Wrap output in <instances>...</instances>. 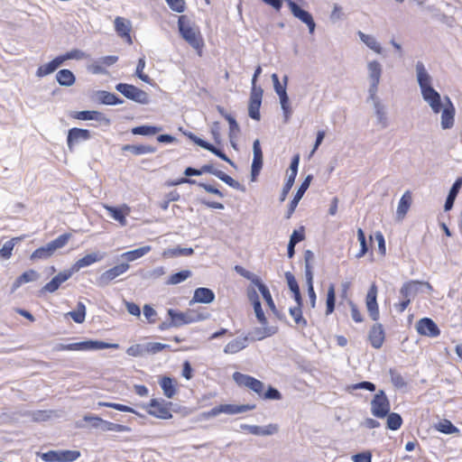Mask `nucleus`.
Returning <instances> with one entry per match:
<instances>
[{"mask_svg": "<svg viewBox=\"0 0 462 462\" xmlns=\"http://www.w3.org/2000/svg\"><path fill=\"white\" fill-rule=\"evenodd\" d=\"M261 398L265 400H281L282 394L277 389L269 386L265 392H263V395Z\"/></svg>", "mask_w": 462, "mask_h": 462, "instance_id": "nucleus-63", "label": "nucleus"}, {"mask_svg": "<svg viewBox=\"0 0 462 462\" xmlns=\"http://www.w3.org/2000/svg\"><path fill=\"white\" fill-rule=\"evenodd\" d=\"M423 100L430 106L434 114H439L444 105L440 94L432 88L420 91Z\"/></svg>", "mask_w": 462, "mask_h": 462, "instance_id": "nucleus-14", "label": "nucleus"}, {"mask_svg": "<svg viewBox=\"0 0 462 462\" xmlns=\"http://www.w3.org/2000/svg\"><path fill=\"white\" fill-rule=\"evenodd\" d=\"M390 379L392 383L396 388H403L406 386V381L402 377V375L395 369H390L389 371Z\"/></svg>", "mask_w": 462, "mask_h": 462, "instance_id": "nucleus-53", "label": "nucleus"}, {"mask_svg": "<svg viewBox=\"0 0 462 462\" xmlns=\"http://www.w3.org/2000/svg\"><path fill=\"white\" fill-rule=\"evenodd\" d=\"M226 121L229 124V138L230 139L237 138V136L240 133V127H239V125L237 124L236 120L235 119V117H233L231 116H226Z\"/></svg>", "mask_w": 462, "mask_h": 462, "instance_id": "nucleus-59", "label": "nucleus"}, {"mask_svg": "<svg viewBox=\"0 0 462 462\" xmlns=\"http://www.w3.org/2000/svg\"><path fill=\"white\" fill-rule=\"evenodd\" d=\"M411 193L410 190H407L403 193L402 196L397 210H396V217L398 220H402L404 217L406 216L411 205Z\"/></svg>", "mask_w": 462, "mask_h": 462, "instance_id": "nucleus-31", "label": "nucleus"}, {"mask_svg": "<svg viewBox=\"0 0 462 462\" xmlns=\"http://www.w3.org/2000/svg\"><path fill=\"white\" fill-rule=\"evenodd\" d=\"M145 67V57L143 56L138 60V63L136 66L135 75L143 82L150 83L151 79L148 75L144 74L143 72V69Z\"/></svg>", "mask_w": 462, "mask_h": 462, "instance_id": "nucleus-57", "label": "nucleus"}, {"mask_svg": "<svg viewBox=\"0 0 462 462\" xmlns=\"http://www.w3.org/2000/svg\"><path fill=\"white\" fill-rule=\"evenodd\" d=\"M253 152L254 159L252 162V166L262 167L263 166V152L260 145V141L258 139L254 140L253 143Z\"/></svg>", "mask_w": 462, "mask_h": 462, "instance_id": "nucleus-49", "label": "nucleus"}, {"mask_svg": "<svg viewBox=\"0 0 462 462\" xmlns=\"http://www.w3.org/2000/svg\"><path fill=\"white\" fill-rule=\"evenodd\" d=\"M377 287L374 283L371 285L366 294V308L373 320L379 319V309L376 301Z\"/></svg>", "mask_w": 462, "mask_h": 462, "instance_id": "nucleus-19", "label": "nucleus"}, {"mask_svg": "<svg viewBox=\"0 0 462 462\" xmlns=\"http://www.w3.org/2000/svg\"><path fill=\"white\" fill-rule=\"evenodd\" d=\"M417 82L420 91L432 88V77L426 69L422 61H417L415 65Z\"/></svg>", "mask_w": 462, "mask_h": 462, "instance_id": "nucleus-21", "label": "nucleus"}, {"mask_svg": "<svg viewBox=\"0 0 462 462\" xmlns=\"http://www.w3.org/2000/svg\"><path fill=\"white\" fill-rule=\"evenodd\" d=\"M172 403L163 399H152L146 406L147 412L161 420H170L172 418L171 406Z\"/></svg>", "mask_w": 462, "mask_h": 462, "instance_id": "nucleus-6", "label": "nucleus"}, {"mask_svg": "<svg viewBox=\"0 0 462 462\" xmlns=\"http://www.w3.org/2000/svg\"><path fill=\"white\" fill-rule=\"evenodd\" d=\"M66 316H69L76 323H83L86 318L85 304L81 301H79L77 304V309L75 310L68 312Z\"/></svg>", "mask_w": 462, "mask_h": 462, "instance_id": "nucleus-44", "label": "nucleus"}, {"mask_svg": "<svg viewBox=\"0 0 462 462\" xmlns=\"http://www.w3.org/2000/svg\"><path fill=\"white\" fill-rule=\"evenodd\" d=\"M416 330L420 335L436 337L440 334L437 324L430 318H422L416 323Z\"/></svg>", "mask_w": 462, "mask_h": 462, "instance_id": "nucleus-15", "label": "nucleus"}, {"mask_svg": "<svg viewBox=\"0 0 462 462\" xmlns=\"http://www.w3.org/2000/svg\"><path fill=\"white\" fill-rule=\"evenodd\" d=\"M79 457L80 452L78 450H50L41 456L45 462H73Z\"/></svg>", "mask_w": 462, "mask_h": 462, "instance_id": "nucleus-8", "label": "nucleus"}, {"mask_svg": "<svg viewBox=\"0 0 462 462\" xmlns=\"http://www.w3.org/2000/svg\"><path fill=\"white\" fill-rule=\"evenodd\" d=\"M249 344V337H237L229 341L224 347V353L227 355L236 354L246 348Z\"/></svg>", "mask_w": 462, "mask_h": 462, "instance_id": "nucleus-26", "label": "nucleus"}, {"mask_svg": "<svg viewBox=\"0 0 462 462\" xmlns=\"http://www.w3.org/2000/svg\"><path fill=\"white\" fill-rule=\"evenodd\" d=\"M335 301H336V292H335V285L329 284L328 289V294H327V300H326V314L329 315L331 314L335 310Z\"/></svg>", "mask_w": 462, "mask_h": 462, "instance_id": "nucleus-50", "label": "nucleus"}, {"mask_svg": "<svg viewBox=\"0 0 462 462\" xmlns=\"http://www.w3.org/2000/svg\"><path fill=\"white\" fill-rule=\"evenodd\" d=\"M39 278V274L34 270H29L21 274L14 282L12 291H14L18 289L22 284L27 283L30 282H34Z\"/></svg>", "mask_w": 462, "mask_h": 462, "instance_id": "nucleus-37", "label": "nucleus"}, {"mask_svg": "<svg viewBox=\"0 0 462 462\" xmlns=\"http://www.w3.org/2000/svg\"><path fill=\"white\" fill-rule=\"evenodd\" d=\"M106 210L108 212L109 216L118 221L121 226L126 225L125 216L130 213V208L126 205H124L121 208L112 207V206H105Z\"/></svg>", "mask_w": 462, "mask_h": 462, "instance_id": "nucleus-27", "label": "nucleus"}, {"mask_svg": "<svg viewBox=\"0 0 462 462\" xmlns=\"http://www.w3.org/2000/svg\"><path fill=\"white\" fill-rule=\"evenodd\" d=\"M287 3L291 14L294 17L298 18L303 23L308 26L309 32L313 34L316 28L315 21L310 13L306 10L300 8L295 2L292 0H285Z\"/></svg>", "mask_w": 462, "mask_h": 462, "instance_id": "nucleus-11", "label": "nucleus"}, {"mask_svg": "<svg viewBox=\"0 0 462 462\" xmlns=\"http://www.w3.org/2000/svg\"><path fill=\"white\" fill-rule=\"evenodd\" d=\"M425 285L429 290L432 289V286L429 282H423L420 281H409L402 284L400 289V295L402 299L412 300L416 297L420 291V286Z\"/></svg>", "mask_w": 462, "mask_h": 462, "instance_id": "nucleus-17", "label": "nucleus"}, {"mask_svg": "<svg viewBox=\"0 0 462 462\" xmlns=\"http://www.w3.org/2000/svg\"><path fill=\"white\" fill-rule=\"evenodd\" d=\"M219 407L221 413L234 415L252 411L255 409V404H220Z\"/></svg>", "mask_w": 462, "mask_h": 462, "instance_id": "nucleus-32", "label": "nucleus"}, {"mask_svg": "<svg viewBox=\"0 0 462 462\" xmlns=\"http://www.w3.org/2000/svg\"><path fill=\"white\" fill-rule=\"evenodd\" d=\"M368 101H371L373 103L377 123L381 125L382 128H386L388 126V118L385 111V106L383 104H382L377 94H374V97L368 95L367 102Z\"/></svg>", "mask_w": 462, "mask_h": 462, "instance_id": "nucleus-18", "label": "nucleus"}, {"mask_svg": "<svg viewBox=\"0 0 462 462\" xmlns=\"http://www.w3.org/2000/svg\"><path fill=\"white\" fill-rule=\"evenodd\" d=\"M444 105L441 108V128L443 130L450 129L454 126L456 109L448 97H444Z\"/></svg>", "mask_w": 462, "mask_h": 462, "instance_id": "nucleus-13", "label": "nucleus"}, {"mask_svg": "<svg viewBox=\"0 0 462 462\" xmlns=\"http://www.w3.org/2000/svg\"><path fill=\"white\" fill-rule=\"evenodd\" d=\"M146 355H154L163 349L169 348L170 346L159 342H148L144 344Z\"/></svg>", "mask_w": 462, "mask_h": 462, "instance_id": "nucleus-52", "label": "nucleus"}, {"mask_svg": "<svg viewBox=\"0 0 462 462\" xmlns=\"http://www.w3.org/2000/svg\"><path fill=\"white\" fill-rule=\"evenodd\" d=\"M57 69L55 68L54 66V63H52V61H50L46 64H43L42 66H40L37 70H36V76L38 78H42V77H45L47 75H50L51 74L52 72H54Z\"/></svg>", "mask_w": 462, "mask_h": 462, "instance_id": "nucleus-58", "label": "nucleus"}, {"mask_svg": "<svg viewBox=\"0 0 462 462\" xmlns=\"http://www.w3.org/2000/svg\"><path fill=\"white\" fill-rule=\"evenodd\" d=\"M357 238L360 243L361 249H360V252L356 254V257L360 258V257L364 256L366 254V252L368 251L364 231L362 230V228L357 229Z\"/></svg>", "mask_w": 462, "mask_h": 462, "instance_id": "nucleus-60", "label": "nucleus"}, {"mask_svg": "<svg viewBox=\"0 0 462 462\" xmlns=\"http://www.w3.org/2000/svg\"><path fill=\"white\" fill-rule=\"evenodd\" d=\"M118 344L116 343H106L98 340H87L70 344H58L54 349L56 351H90L99 350L106 348L117 349Z\"/></svg>", "mask_w": 462, "mask_h": 462, "instance_id": "nucleus-2", "label": "nucleus"}, {"mask_svg": "<svg viewBox=\"0 0 462 462\" xmlns=\"http://www.w3.org/2000/svg\"><path fill=\"white\" fill-rule=\"evenodd\" d=\"M215 300V293L212 290L208 288H197L194 291V295L192 300L189 301V304L191 305L193 302H199V303H211Z\"/></svg>", "mask_w": 462, "mask_h": 462, "instance_id": "nucleus-29", "label": "nucleus"}, {"mask_svg": "<svg viewBox=\"0 0 462 462\" xmlns=\"http://www.w3.org/2000/svg\"><path fill=\"white\" fill-rule=\"evenodd\" d=\"M191 276V272L189 270H183L179 273L171 274L166 282L168 285H176Z\"/></svg>", "mask_w": 462, "mask_h": 462, "instance_id": "nucleus-46", "label": "nucleus"}, {"mask_svg": "<svg viewBox=\"0 0 462 462\" xmlns=\"http://www.w3.org/2000/svg\"><path fill=\"white\" fill-rule=\"evenodd\" d=\"M116 89L126 98L142 105H147L150 102L149 95L137 87L126 83H119Z\"/></svg>", "mask_w": 462, "mask_h": 462, "instance_id": "nucleus-5", "label": "nucleus"}, {"mask_svg": "<svg viewBox=\"0 0 462 462\" xmlns=\"http://www.w3.org/2000/svg\"><path fill=\"white\" fill-rule=\"evenodd\" d=\"M122 150L124 152H130L134 155L153 153L156 152V148L154 146L145 145V144H139V145L125 144L122 147Z\"/></svg>", "mask_w": 462, "mask_h": 462, "instance_id": "nucleus-35", "label": "nucleus"}, {"mask_svg": "<svg viewBox=\"0 0 462 462\" xmlns=\"http://www.w3.org/2000/svg\"><path fill=\"white\" fill-rule=\"evenodd\" d=\"M91 138V134L87 129L71 128L68 132L67 144L70 151L73 147L82 142L88 141Z\"/></svg>", "mask_w": 462, "mask_h": 462, "instance_id": "nucleus-16", "label": "nucleus"}, {"mask_svg": "<svg viewBox=\"0 0 462 462\" xmlns=\"http://www.w3.org/2000/svg\"><path fill=\"white\" fill-rule=\"evenodd\" d=\"M360 40L371 50L375 51L376 53L380 54L382 53V47L380 43L377 42V40L370 34H365L363 32L359 31L357 32Z\"/></svg>", "mask_w": 462, "mask_h": 462, "instance_id": "nucleus-40", "label": "nucleus"}, {"mask_svg": "<svg viewBox=\"0 0 462 462\" xmlns=\"http://www.w3.org/2000/svg\"><path fill=\"white\" fill-rule=\"evenodd\" d=\"M461 185H462V179H457L454 184L452 185L449 192H448V195L447 197V199H446V202H445V205H444V210L445 211H448L450 210L452 208H453V205H454V201L456 199V197L461 188Z\"/></svg>", "mask_w": 462, "mask_h": 462, "instance_id": "nucleus-38", "label": "nucleus"}, {"mask_svg": "<svg viewBox=\"0 0 462 462\" xmlns=\"http://www.w3.org/2000/svg\"><path fill=\"white\" fill-rule=\"evenodd\" d=\"M285 278H286V281H287L290 290L293 293V297H294L296 303L299 305H302V299H301L300 288H299L298 282H297L294 275L291 273L287 272V273H285Z\"/></svg>", "mask_w": 462, "mask_h": 462, "instance_id": "nucleus-36", "label": "nucleus"}, {"mask_svg": "<svg viewBox=\"0 0 462 462\" xmlns=\"http://www.w3.org/2000/svg\"><path fill=\"white\" fill-rule=\"evenodd\" d=\"M102 430L104 431L123 432V431H126L128 430V428L126 426H124V425H121V424H116V423H113V422L105 420L104 424H103V427H102Z\"/></svg>", "mask_w": 462, "mask_h": 462, "instance_id": "nucleus-62", "label": "nucleus"}, {"mask_svg": "<svg viewBox=\"0 0 462 462\" xmlns=\"http://www.w3.org/2000/svg\"><path fill=\"white\" fill-rule=\"evenodd\" d=\"M73 271L70 270L59 273L51 280V282H49L42 287V291L51 293L56 291L63 282H65L71 277Z\"/></svg>", "mask_w": 462, "mask_h": 462, "instance_id": "nucleus-22", "label": "nucleus"}, {"mask_svg": "<svg viewBox=\"0 0 462 462\" xmlns=\"http://www.w3.org/2000/svg\"><path fill=\"white\" fill-rule=\"evenodd\" d=\"M311 180H312V175H308L305 178V180H303V182L300 184V186L299 187L296 194L294 195V198L290 202V205H289V208H288V211H287V214H286V218H290L291 217V215L295 211V209H296L300 200L302 199L304 193L309 189Z\"/></svg>", "mask_w": 462, "mask_h": 462, "instance_id": "nucleus-20", "label": "nucleus"}, {"mask_svg": "<svg viewBox=\"0 0 462 462\" xmlns=\"http://www.w3.org/2000/svg\"><path fill=\"white\" fill-rule=\"evenodd\" d=\"M278 328L276 327H270L268 324L262 325V327L254 328L247 335L249 337V340H263L266 337H272L276 334Z\"/></svg>", "mask_w": 462, "mask_h": 462, "instance_id": "nucleus-23", "label": "nucleus"}, {"mask_svg": "<svg viewBox=\"0 0 462 462\" xmlns=\"http://www.w3.org/2000/svg\"><path fill=\"white\" fill-rule=\"evenodd\" d=\"M387 429L391 430H397L401 428L402 424V419L399 413L396 412H389L387 415Z\"/></svg>", "mask_w": 462, "mask_h": 462, "instance_id": "nucleus-48", "label": "nucleus"}, {"mask_svg": "<svg viewBox=\"0 0 462 462\" xmlns=\"http://www.w3.org/2000/svg\"><path fill=\"white\" fill-rule=\"evenodd\" d=\"M367 71L369 80L368 95L374 97V94H377L382 77L383 69L381 63L377 60L369 61L367 63Z\"/></svg>", "mask_w": 462, "mask_h": 462, "instance_id": "nucleus-10", "label": "nucleus"}, {"mask_svg": "<svg viewBox=\"0 0 462 462\" xmlns=\"http://www.w3.org/2000/svg\"><path fill=\"white\" fill-rule=\"evenodd\" d=\"M162 131L161 127L153 125H140L132 129L133 134L153 135Z\"/></svg>", "mask_w": 462, "mask_h": 462, "instance_id": "nucleus-47", "label": "nucleus"}, {"mask_svg": "<svg viewBox=\"0 0 462 462\" xmlns=\"http://www.w3.org/2000/svg\"><path fill=\"white\" fill-rule=\"evenodd\" d=\"M73 117L79 120H95L104 124L105 125H110V119H108L103 113L95 110L79 111L76 112Z\"/></svg>", "mask_w": 462, "mask_h": 462, "instance_id": "nucleus-25", "label": "nucleus"}, {"mask_svg": "<svg viewBox=\"0 0 462 462\" xmlns=\"http://www.w3.org/2000/svg\"><path fill=\"white\" fill-rule=\"evenodd\" d=\"M130 268L129 263H122L110 268L100 274V276L97 279V284L99 287H105L108 285L113 280L122 275Z\"/></svg>", "mask_w": 462, "mask_h": 462, "instance_id": "nucleus-12", "label": "nucleus"}, {"mask_svg": "<svg viewBox=\"0 0 462 462\" xmlns=\"http://www.w3.org/2000/svg\"><path fill=\"white\" fill-rule=\"evenodd\" d=\"M104 258V254L98 252L91 253L86 254L82 258L76 261V263L72 265L70 271H73V273L79 272L80 269L84 267H88L92 265L95 263L101 261Z\"/></svg>", "mask_w": 462, "mask_h": 462, "instance_id": "nucleus-24", "label": "nucleus"}, {"mask_svg": "<svg viewBox=\"0 0 462 462\" xmlns=\"http://www.w3.org/2000/svg\"><path fill=\"white\" fill-rule=\"evenodd\" d=\"M56 79L62 87H71L76 81L75 75L68 69L59 70L56 74Z\"/></svg>", "mask_w": 462, "mask_h": 462, "instance_id": "nucleus-34", "label": "nucleus"}, {"mask_svg": "<svg viewBox=\"0 0 462 462\" xmlns=\"http://www.w3.org/2000/svg\"><path fill=\"white\" fill-rule=\"evenodd\" d=\"M115 29L119 36L122 38H126L129 42H132L130 31H131V22L123 18L116 17L115 19Z\"/></svg>", "mask_w": 462, "mask_h": 462, "instance_id": "nucleus-33", "label": "nucleus"}, {"mask_svg": "<svg viewBox=\"0 0 462 462\" xmlns=\"http://www.w3.org/2000/svg\"><path fill=\"white\" fill-rule=\"evenodd\" d=\"M352 460L354 462H371L372 461V454L370 451L357 453V454L352 456Z\"/></svg>", "mask_w": 462, "mask_h": 462, "instance_id": "nucleus-64", "label": "nucleus"}, {"mask_svg": "<svg viewBox=\"0 0 462 462\" xmlns=\"http://www.w3.org/2000/svg\"><path fill=\"white\" fill-rule=\"evenodd\" d=\"M253 283L257 286L259 291L263 295V298L266 301L268 307L272 310L273 314H277V309L275 307L274 301L272 298L269 289L265 284L262 282V281L258 277H254Z\"/></svg>", "mask_w": 462, "mask_h": 462, "instance_id": "nucleus-30", "label": "nucleus"}, {"mask_svg": "<svg viewBox=\"0 0 462 462\" xmlns=\"http://www.w3.org/2000/svg\"><path fill=\"white\" fill-rule=\"evenodd\" d=\"M391 409L390 402L383 390H380L371 402V412L374 417L384 418Z\"/></svg>", "mask_w": 462, "mask_h": 462, "instance_id": "nucleus-9", "label": "nucleus"}, {"mask_svg": "<svg viewBox=\"0 0 462 462\" xmlns=\"http://www.w3.org/2000/svg\"><path fill=\"white\" fill-rule=\"evenodd\" d=\"M436 430L445 434H453L458 432V429L455 427L451 421L443 420L436 425Z\"/></svg>", "mask_w": 462, "mask_h": 462, "instance_id": "nucleus-51", "label": "nucleus"}, {"mask_svg": "<svg viewBox=\"0 0 462 462\" xmlns=\"http://www.w3.org/2000/svg\"><path fill=\"white\" fill-rule=\"evenodd\" d=\"M159 383L163 391V394L167 398H172L176 394V388L171 378L164 376L160 380Z\"/></svg>", "mask_w": 462, "mask_h": 462, "instance_id": "nucleus-43", "label": "nucleus"}, {"mask_svg": "<svg viewBox=\"0 0 462 462\" xmlns=\"http://www.w3.org/2000/svg\"><path fill=\"white\" fill-rule=\"evenodd\" d=\"M369 341L373 347L378 349L384 341V330L379 323L374 324L369 331Z\"/></svg>", "mask_w": 462, "mask_h": 462, "instance_id": "nucleus-28", "label": "nucleus"}, {"mask_svg": "<svg viewBox=\"0 0 462 462\" xmlns=\"http://www.w3.org/2000/svg\"><path fill=\"white\" fill-rule=\"evenodd\" d=\"M178 27L182 38L194 49L199 50L202 46V38L199 28L186 15H180L178 20Z\"/></svg>", "mask_w": 462, "mask_h": 462, "instance_id": "nucleus-1", "label": "nucleus"}, {"mask_svg": "<svg viewBox=\"0 0 462 462\" xmlns=\"http://www.w3.org/2000/svg\"><path fill=\"white\" fill-rule=\"evenodd\" d=\"M232 377L239 386H245L254 392L259 397H262L263 392L264 391V383L263 382L240 372H235Z\"/></svg>", "mask_w": 462, "mask_h": 462, "instance_id": "nucleus-7", "label": "nucleus"}, {"mask_svg": "<svg viewBox=\"0 0 462 462\" xmlns=\"http://www.w3.org/2000/svg\"><path fill=\"white\" fill-rule=\"evenodd\" d=\"M69 238L70 234L60 235L56 239L51 241L44 246L37 248L31 254V260L48 259L55 253L56 250L64 247Z\"/></svg>", "mask_w": 462, "mask_h": 462, "instance_id": "nucleus-4", "label": "nucleus"}, {"mask_svg": "<svg viewBox=\"0 0 462 462\" xmlns=\"http://www.w3.org/2000/svg\"><path fill=\"white\" fill-rule=\"evenodd\" d=\"M301 306L297 304L295 307L289 309V313L292 317L294 322L299 328H304L308 326L307 319L302 316Z\"/></svg>", "mask_w": 462, "mask_h": 462, "instance_id": "nucleus-41", "label": "nucleus"}, {"mask_svg": "<svg viewBox=\"0 0 462 462\" xmlns=\"http://www.w3.org/2000/svg\"><path fill=\"white\" fill-rule=\"evenodd\" d=\"M126 354L130 356L139 357L146 356L144 344H135L126 349Z\"/></svg>", "mask_w": 462, "mask_h": 462, "instance_id": "nucleus-56", "label": "nucleus"}, {"mask_svg": "<svg viewBox=\"0 0 462 462\" xmlns=\"http://www.w3.org/2000/svg\"><path fill=\"white\" fill-rule=\"evenodd\" d=\"M152 250V247L150 245H144L139 248H136L132 251L125 252L122 254L121 257L125 259L127 262H133L135 261L146 254H148Z\"/></svg>", "mask_w": 462, "mask_h": 462, "instance_id": "nucleus-39", "label": "nucleus"}, {"mask_svg": "<svg viewBox=\"0 0 462 462\" xmlns=\"http://www.w3.org/2000/svg\"><path fill=\"white\" fill-rule=\"evenodd\" d=\"M20 240V237H14L6 241L0 249V257L5 260L9 259L12 256V252L15 244Z\"/></svg>", "mask_w": 462, "mask_h": 462, "instance_id": "nucleus-45", "label": "nucleus"}, {"mask_svg": "<svg viewBox=\"0 0 462 462\" xmlns=\"http://www.w3.org/2000/svg\"><path fill=\"white\" fill-rule=\"evenodd\" d=\"M279 427L277 424L271 423L263 427L254 425L252 434L255 436H271L277 433Z\"/></svg>", "mask_w": 462, "mask_h": 462, "instance_id": "nucleus-42", "label": "nucleus"}, {"mask_svg": "<svg viewBox=\"0 0 462 462\" xmlns=\"http://www.w3.org/2000/svg\"><path fill=\"white\" fill-rule=\"evenodd\" d=\"M97 406L98 407H108V408H113L116 411H124V412H131V413H135L134 410L127 405H124V404H120V403H116V402H97Z\"/></svg>", "mask_w": 462, "mask_h": 462, "instance_id": "nucleus-54", "label": "nucleus"}, {"mask_svg": "<svg viewBox=\"0 0 462 462\" xmlns=\"http://www.w3.org/2000/svg\"><path fill=\"white\" fill-rule=\"evenodd\" d=\"M168 315L173 319L175 328L202 321L208 319L210 316L208 312H200L195 310H188L187 311L181 312L172 309L168 310Z\"/></svg>", "mask_w": 462, "mask_h": 462, "instance_id": "nucleus-3", "label": "nucleus"}, {"mask_svg": "<svg viewBox=\"0 0 462 462\" xmlns=\"http://www.w3.org/2000/svg\"><path fill=\"white\" fill-rule=\"evenodd\" d=\"M97 100L104 105L112 106L115 102V94L105 90H99L96 93Z\"/></svg>", "mask_w": 462, "mask_h": 462, "instance_id": "nucleus-55", "label": "nucleus"}, {"mask_svg": "<svg viewBox=\"0 0 462 462\" xmlns=\"http://www.w3.org/2000/svg\"><path fill=\"white\" fill-rule=\"evenodd\" d=\"M253 306H254L255 317H256L257 320L259 321V323L261 325L268 324L267 319H266L264 312L262 309L261 301L256 300L254 302V305H253Z\"/></svg>", "mask_w": 462, "mask_h": 462, "instance_id": "nucleus-61", "label": "nucleus"}]
</instances>
